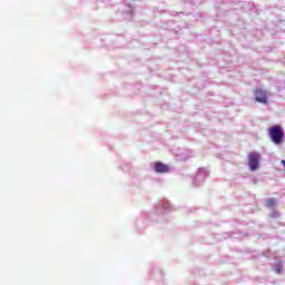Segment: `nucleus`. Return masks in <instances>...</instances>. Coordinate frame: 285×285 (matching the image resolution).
I'll list each match as a JSON object with an SVG mask.
<instances>
[{"label":"nucleus","mask_w":285,"mask_h":285,"mask_svg":"<svg viewBox=\"0 0 285 285\" xmlns=\"http://www.w3.org/2000/svg\"><path fill=\"white\" fill-rule=\"evenodd\" d=\"M268 134L273 142H275L277 146L282 144V140L284 139V131L282 130V126L279 125L272 126L268 129Z\"/></svg>","instance_id":"nucleus-1"},{"label":"nucleus","mask_w":285,"mask_h":285,"mask_svg":"<svg viewBox=\"0 0 285 285\" xmlns=\"http://www.w3.org/2000/svg\"><path fill=\"white\" fill-rule=\"evenodd\" d=\"M261 159L262 155L259 153L253 151L248 154V164L252 171H255L257 168H259Z\"/></svg>","instance_id":"nucleus-2"},{"label":"nucleus","mask_w":285,"mask_h":285,"mask_svg":"<svg viewBox=\"0 0 285 285\" xmlns=\"http://www.w3.org/2000/svg\"><path fill=\"white\" fill-rule=\"evenodd\" d=\"M255 101L258 104H268V96L264 89H256L254 91Z\"/></svg>","instance_id":"nucleus-3"},{"label":"nucleus","mask_w":285,"mask_h":285,"mask_svg":"<svg viewBox=\"0 0 285 285\" xmlns=\"http://www.w3.org/2000/svg\"><path fill=\"white\" fill-rule=\"evenodd\" d=\"M155 171L156 173H169L170 168L168 167V165H165L161 161H157L154 165Z\"/></svg>","instance_id":"nucleus-4"},{"label":"nucleus","mask_w":285,"mask_h":285,"mask_svg":"<svg viewBox=\"0 0 285 285\" xmlns=\"http://www.w3.org/2000/svg\"><path fill=\"white\" fill-rule=\"evenodd\" d=\"M267 208H273L275 206V199L269 198L266 200Z\"/></svg>","instance_id":"nucleus-5"},{"label":"nucleus","mask_w":285,"mask_h":285,"mask_svg":"<svg viewBox=\"0 0 285 285\" xmlns=\"http://www.w3.org/2000/svg\"><path fill=\"white\" fill-rule=\"evenodd\" d=\"M276 273L282 274V269H276Z\"/></svg>","instance_id":"nucleus-6"}]
</instances>
